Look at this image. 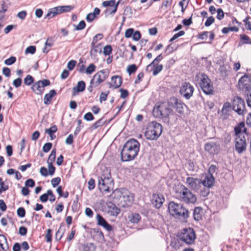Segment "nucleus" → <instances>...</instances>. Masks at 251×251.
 Wrapping results in <instances>:
<instances>
[{"label":"nucleus","instance_id":"nucleus-58","mask_svg":"<svg viewBox=\"0 0 251 251\" xmlns=\"http://www.w3.org/2000/svg\"><path fill=\"white\" fill-rule=\"evenodd\" d=\"M245 93L247 96L246 101L248 106L251 108V90Z\"/></svg>","mask_w":251,"mask_h":251},{"label":"nucleus","instance_id":"nucleus-21","mask_svg":"<svg viewBox=\"0 0 251 251\" xmlns=\"http://www.w3.org/2000/svg\"><path fill=\"white\" fill-rule=\"evenodd\" d=\"M151 201L152 204L156 208H159L164 201V198L163 196L161 194H153Z\"/></svg>","mask_w":251,"mask_h":251},{"label":"nucleus","instance_id":"nucleus-8","mask_svg":"<svg viewBox=\"0 0 251 251\" xmlns=\"http://www.w3.org/2000/svg\"><path fill=\"white\" fill-rule=\"evenodd\" d=\"M196 77L200 79L199 86L203 92L207 95H213L214 87L208 76L204 73H201L197 75Z\"/></svg>","mask_w":251,"mask_h":251},{"label":"nucleus","instance_id":"nucleus-41","mask_svg":"<svg viewBox=\"0 0 251 251\" xmlns=\"http://www.w3.org/2000/svg\"><path fill=\"white\" fill-rule=\"evenodd\" d=\"M34 82L33 77L29 75H26V76L24 79V82L26 85H30Z\"/></svg>","mask_w":251,"mask_h":251},{"label":"nucleus","instance_id":"nucleus-48","mask_svg":"<svg viewBox=\"0 0 251 251\" xmlns=\"http://www.w3.org/2000/svg\"><path fill=\"white\" fill-rule=\"evenodd\" d=\"M240 38L241 40L243 41V44L251 45V39L247 35L241 34L240 35Z\"/></svg>","mask_w":251,"mask_h":251},{"label":"nucleus","instance_id":"nucleus-44","mask_svg":"<svg viewBox=\"0 0 251 251\" xmlns=\"http://www.w3.org/2000/svg\"><path fill=\"white\" fill-rule=\"evenodd\" d=\"M9 189V186L6 184L1 179V182L0 183V194L3 192Z\"/></svg>","mask_w":251,"mask_h":251},{"label":"nucleus","instance_id":"nucleus-63","mask_svg":"<svg viewBox=\"0 0 251 251\" xmlns=\"http://www.w3.org/2000/svg\"><path fill=\"white\" fill-rule=\"evenodd\" d=\"M215 21V19L213 17L210 16L208 17L205 22L204 25L205 26H209L211 25H212Z\"/></svg>","mask_w":251,"mask_h":251},{"label":"nucleus","instance_id":"nucleus-12","mask_svg":"<svg viewBox=\"0 0 251 251\" xmlns=\"http://www.w3.org/2000/svg\"><path fill=\"white\" fill-rule=\"evenodd\" d=\"M194 91V87L188 82L182 84L180 88V94L186 100H189L193 96Z\"/></svg>","mask_w":251,"mask_h":251},{"label":"nucleus","instance_id":"nucleus-25","mask_svg":"<svg viewBox=\"0 0 251 251\" xmlns=\"http://www.w3.org/2000/svg\"><path fill=\"white\" fill-rule=\"evenodd\" d=\"M57 94L56 92L54 90H51L49 93L46 94L44 98V102L46 105H49L51 102L52 99L53 97Z\"/></svg>","mask_w":251,"mask_h":251},{"label":"nucleus","instance_id":"nucleus-59","mask_svg":"<svg viewBox=\"0 0 251 251\" xmlns=\"http://www.w3.org/2000/svg\"><path fill=\"white\" fill-rule=\"evenodd\" d=\"M52 143H47L44 144V145L43 147V151L45 152H48L50 151V150L51 149L52 147Z\"/></svg>","mask_w":251,"mask_h":251},{"label":"nucleus","instance_id":"nucleus-60","mask_svg":"<svg viewBox=\"0 0 251 251\" xmlns=\"http://www.w3.org/2000/svg\"><path fill=\"white\" fill-rule=\"evenodd\" d=\"M35 185V181L33 179L29 178L25 182V185L26 187H33Z\"/></svg>","mask_w":251,"mask_h":251},{"label":"nucleus","instance_id":"nucleus-57","mask_svg":"<svg viewBox=\"0 0 251 251\" xmlns=\"http://www.w3.org/2000/svg\"><path fill=\"white\" fill-rule=\"evenodd\" d=\"M48 165L49 169V175H50V176H52L54 174L55 171V167L53 166L52 164H51V162L49 163Z\"/></svg>","mask_w":251,"mask_h":251},{"label":"nucleus","instance_id":"nucleus-45","mask_svg":"<svg viewBox=\"0 0 251 251\" xmlns=\"http://www.w3.org/2000/svg\"><path fill=\"white\" fill-rule=\"evenodd\" d=\"M96 68V66L94 64H90L86 68L85 73L90 75L95 71Z\"/></svg>","mask_w":251,"mask_h":251},{"label":"nucleus","instance_id":"nucleus-35","mask_svg":"<svg viewBox=\"0 0 251 251\" xmlns=\"http://www.w3.org/2000/svg\"><path fill=\"white\" fill-rule=\"evenodd\" d=\"M83 251H95L96 247L93 243L83 244L82 245Z\"/></svg>","mask_w":251,"mask_h":251},{"label":"nucleus","instance_id":"nucleus-54","mask_svg":"<svg viewBox=\"0 0 251 251\" xmlns=\"http://www.w3.org/2000/svg\"><path fill=\"white\" fill-rule=\"evenodd\" d=\"M141 37V33L139 31L136 30L134 31V33L132 36V39L134 41H138Z\"/></svg>","mask_w":251,"mask_h":251},{"label":"nucleus","instance_id":"nucleus-39","mask_svg":"<svg viewBox=\"0 0 251 251\" xmlns=\"http://www.w3.org/2000/svg\"><path fill=\"white\" fill-rule=\"evenodd\" d=\"M190 0H181L179 2V5L181 7V12L183 13L188 5Z\"/></svg>","mask_w":251,"mask_h":251},{"label":"nucleus","instance_id":"nucleus-16","mask_svg":"<svg viewBox=\"0 0 251 251\" xmlns=\"http://www.w3.org/2000/svg\"><path fill=\"white\" fill-rule=\"evenodd\" d=\"M169 105L171 107H174L176 112L179 114H182L184 110V106L185 104L180 100L177 98L172 97L168 101Z\"/></svg>","mask_w":251,"mask_h":251},{"label":"nucleus","instance_id":"nucleus-36","mask_svg":"<svg viewBox=\"0 0 251 251\" xmlns=\"http://www.w3.org/2000/svg\"><path fill=\"white\" fill-rule=\"evenodd\" d=\"M197 192L199 193L201 196L205 197H207L209 194V188L206 187V186H202L199 190V192Z\"/></svg>","mask_w":251,"mask_h":251},{"label":"nucleus","instance_id":"nucleus-6","mask_svg":"<svg viewBox=\"0 0 251 251\" xmlns=\"http://www.w3.org/2000/svg\"><path fill=\"white\" fill-rule=\"evenodd\" d=\"M177 237L186 245H192L195 243L196 234L192 228H184L178 233Z\"/></svg>","mask_w":251,"mask_h":251},{"label":"nucleus","instance_id":"nucleus-4","mask_svg":"<svg viewBox=\"0 0 251 251\" xmlns=\"http://www.w3.org/2000/svg\"><path fill=\"white\" fill-rule=\"evenodd\" d=\"M175 196L180 201L187 204H195L197 201L196 196L183 185L176 190Z\"/></svg>","mask_w":251,"mask_h":251},{"label":"nucleus","instance_id":"nucleus-61","mask_svg":"<svg viewBox=\"0 0 251 251\" xmlns=\"http://www.w3.org/2000/svg\"><path fill=\"white\" fill-rule=\"evenodd\" d=\"M185 34V31L181 30L179 31L178 33L175 34L173 37L170 40V42H172L180 36L183 35Z\"/></svg>","mask_w":251,"mask_h":251},{"label":"nucleus","instance_id":"nucleus-11","mask_svg":"<svg viewBox=\"0 0 251 251\" xmlns=\"http://www.w3.org/2000/svg\"><path fill=\"white\" fill-rule=\"evenodd\" d=\"M119 193V196L122 201H124L126 205H130L133 201L134 195L131 193L128 190L125 188L121 189L120 190L115 191Z\"/></svg>","mask_w":251,"mask_h":251},{"label":"nucleus","instance_id":"nucleus-29","mask_svg":"<svg viewBox=\"0 0 251 251\" xmlns=\"http://www.w3.org/2000/svg\"><path fill=\"white\" fill-rule=\"evenodd\" d=\"M108 212L111 215L117 216L120 212V209L112 203L108 205Z\"/></svg>","mask_w":251,"mask_h":251},{"label":"nucleus","instance_id":"nucleus-53","mask_svg":"<svg viewBox=\"0 0 251 251\" xmlns=\"http://www.w3.org/2000/svg\"><path fill=\"white\" fill-rule=\"evenodd\" d=\"M36 51V47L34 46H30L28 47L25 50V53L34 54Z\"/></svg>","mask_w":251,"mask_h":251},{"label":"nucleus","instance_id":"nucleus-22","mask_svg":"<svg viewBox=\"0 0 251 251\" xmlns=\"http://www.w3.org/2000/svg\"><path fill=\"white\" fill-rule=\"evenodd\" d=\"M96 220L98 226H102L108 231L112 230L113 228L112 226L108 223L101 215L98 214L96 216Z\"/></svg>","mask_w":251,"mask_h":251},{"label":"nucleus","instance_id":"nucleus-10","mask_svg":"<svg viewBox=\"0 0 251 251\" xmlns=\"http://www.w3.org/2000/svg\"><path fill=\"white\" fill-rule=\"evenodd\" d=\"M50 85V82L49 79H44L34 82L31 90L38 95H42L45 90V87Z\"/></svg>","mask_w":251,"mask_h":251},{"label":"nucleus","instance_id":"nucleus-14","mask_svg":"<svg viewBox=\"0 0 251 251\" xmlns=\"http://www.w3.org/2000/svg\"><path fill=\"white\" fill-rule=\"evenodd\" d=\"M100 36V39H102L103 37L102 34L99 33L96 35L93 39L92 42L91 43V49L90 51V54L91 57L93 58H95L97 56L98 53H100L101 52V49L100 47V44H98L95 45L98 42L97 37Z\"/></svg>","mask_w":251,"mask_h":251},{"label":"nucleus","instance_id":"nucleus-5","mask_svg":"<svg viewBox=\"0 0 251 251\" xmlns=\"http://www.w3.org/2000/svg\"><path fill=\"white\" fill-rule=\"evenodd\" d=\"M162 129L160 124L155 121L151 122L149 124L145 135L147 139L156 140L162 133Z\"/></svg>","mask_w":251,"mask_h":251},{"label":"nucleus","instance_id":"nucleus-31","mask_svg":"<svg viewBox=\"0 0 251 251\" xmlns=\"http://www.w3.org/2000/svg\"><path fill=\"white\" fill-rule=\"evenodd\" d=\"M74 6L72 5H63L56 6L58 13L59 14L71 11L74 8Z\"/></svg>","mask_w":251,"mask_h":251},{"label":"nucleus","instance_id":"nucleus-47","mask_svg":"<svg viewBox=\"0 0 251 251\" xmlns=\"http://www.w3.org/2000/svg\"><path fill=\"white\" fill-rule=\"evenodd\" d=\"M16 58L15 56H11L10 58L4 60V63L6 65H11L15 63Z\"/></svg>","mask_w":251,"mask_h":251},{"label":"nucleus","instance_id":"nucleus-24","mask_svg":"<svg viewBox=\"0 0 251 251\" xmlns=\"http://www.w3.org/2000/svg\"><path fill=\"white\" fill-rule=\"evenodd\" d=\"M1 9L0 10V33L1 32V29L4 25V18L5 17L4 13L7 10L8 7L5 4L4 2H3L1 5Z\"/></svg>","mask_w":251,"mask_h":251},{"label":"nucleus","instance_id":"nucleus-23","mask_svg":"<svg viewBox=\"0 0 251 251\" xmlns=\"http://www.w3.org/2000/svg\"><path fill=\"white\" fill-rule=\"evenodd\" d=\"M202 186H206L209 188L212 187L215 182V178L212 174L206 175L203 180H201Z\"/></svg>","mask_w":251,"mask_h":251},{"label":"nucleus","instance_id":"nucleus-52","mask_svg":"<svg viewBox=\"0 0 251 251\" xmlns=\"http://www.w3.org/2000/svg\"><path fill=\"white\" fill-rule=\"evenodd\" d=\"M57 130V127L56 126L54 125L52 126L51 127L48 129H45V132L48 133V134H53L56 132Z\"/></svg>","mask_w":251,"mask_h":251},{"label":"nucleus","instance_id":"nucleus-20","mask_svg":"<svg viewBox=\"0 0 251 251\" xmlns=\"http://www.w3.org/2000/svg\"><path fill=\"white\" fill-rule=\"evenodd\" d=\"M204 148L206 151L210 154H217L220 150V145L214 142H209L205 144Z\"/></svg>","mask_w":251,"mask_h":251},{"label":"nucleus","instance_id":"nucleus-15","mask_svg":"<svg viewBox=\"0 0 251 251\" xmlns=\"http://www.w3.org/2000/svg\"><path fill=\"white\" fill-rule=\"evenodd\" d=\"M238 86L240 89L245 92L251 90V79L247 75L242 76L238 82Z\"/></svg>","mask_w":251,"mask_h":251},{"label":"nucleus","instance_id":"nucleus-55","mask_svg":"<svg viewBox=\"0 0 251 251\" xmlns=\"http://www.w3.org/2000/svg\"><path fill=\"white\" fill-rule=\"evenodd\" d=\"M61 181V178L59 177L53 178L51 180V183L53 187H55Z\"/></svg>","mask_w":251,"mask_h":251},{"label":"nucleus","instance_id":"nucleus-40","mask_svg":"<svg viewBox=\"0 0 251 251\" xmlns=\"http://www.w3.org/2000/svg\"><path fill=\"white\" fill-rule=\"evenodd\" d=\"M56 157V149H54L52 150L50 155L49 156L47 163L49 164V163H50L51 164H52L53 162L55 161Z\"/></svg>","mask_w":251,"mask_h":251},{"label":"nucleus","instance_id":"nucleus-7","mask_svg":"<svg viewBox=\"0 0 251 251\" xmlns=\"http://www.w3.org/2000/svg\"><path fill=\"white\" fill-rule=\"evenodd\" d=\"M114 182L109 172L99 178V189L103 193H109L113 190Z\"/></svg>","mask_w":251,"mask_h":251},{"label":"nucleus","instance_id":"nucleus-42","mask_svg":"<svg viewBox=\"0 0 251 251\" xmlns=\"http://www.w3.org/2000/svg\"><path fill=\"white\" fill-rule=\"evenodd\" d=\"M137 70V67L135 64L129 65L127 66L126 71L129 75L135 72Z\"/></svg>","mask_w":251,"mask_h":251},{"label":"nucleus","instance_id":"nucleus-27","mask_svg":"<svg viewBox=\"0 0 251 251\" xmlns=\"http://www.w3.org/2000/svg\"><path fill=\"white\" fill-rule=\"evenodd\" d=\"M245 123L244 122H240L237 126L234 127V132L237 137L241 136L240 134L243 131L244 133H246L247 129L245 127Z\"/></svg>","mask_w":251,"mask_h":251},{"label":"nucleus","instance_id":"nucleus-18","mask_svg":"<svg viewBox=\"0 0 251 251\" xmlns=\"http://www.w3.org/2000/svg\"><path fill=\"white\" fill-rule=\"evenodd\" d=\"M186 183L195 192H199L202 187L201 179L197 178L188 177L186 178Z\"/></svg>","mask_w":251,"mask_h":251},{"label":"nucleus","instance_id":"nucleus-49","mask_svg":"<svg viewBox=\"0 0 251 251\" xmlns=\"http://www.w3.org/2000/svg\"><path fill=\"white\" fill-rule=\"evenodd\" d=\"M64 233V230L61 229V227L60 226L58 230L57 231L55 234V239L56 240H60Z\"/></svg>","mask_w":251,"mask_h":251},{"label":"nucleus","instance_id":"nucleus-43","mask_svg":"<svg viewBox=\"0 0 251 251\" xmlns=\"http://www.w3.org/2000/svg\"><path fill=\"white\" fill-rule=\"evenodd\" d=\"M75 27V29L76 30H81L83 29L86 26V24L84 21H81L79 24L75 25H73Z\"/></svg>","mask_w":251,"mask_h":251},{"label":"nucleus","instance_id":"nucleus-30","mask_svg":"<svg viewBox=\"0 0 251 251\" xmlns=\"http://www.w3.org/2000/svg\"><path fill=\"white\" fill-rule=\"evenodd\" d=\"M0 247L3 251H6L8 249L7 241L3 235H0Z\"/></svg>","mask_w":251,"mask_h":251},{"label":"nucleus","instance_id":"nucleus-51","mask_svg":"<svg viewBox=\"0 0 251 251\" xmlns=\"http://www.w3.org/2000/svg\"><path fill=\"white\" fill-rule=\"evenodd\" d=\"M134 29L132 28H129L126 30L125 36L126 38H129L132 37L134 33Z\"/></svg>","mask_w":251,"mask_h":251},{"label":"nucleus","instance_id":"nucleus-38","mask_svg":"<svg viewBox=\"0 0 251 251\" xmlns=\"http://www.w3.org/2000/svg\"><path fill=\"white\" fill-rule=\"evenodd\" d=\"M141 219V216L138 213H132L130 216V221L133 223H138Z\"/></svg>","mask_w":251,"mask_h":251},{"label":"nucleus","instance_id":"nucleus-62","mask_svg":"<svg viewBox=\"0 0 251 251\" xmlns=\"http://www.w3.org/2000/svg\"><path fill=\"white\" fill-rule=\"evenodd\" d=\"M76 63V61L74 60H70L67 64V67L68 69L72 71L75 68Z\"/></svg>","mask_w":251,"mask_h":251},{"label":"nucleus","instance_id":"nucleus-3","mask_svg":"<svg viewBox=\"0 0 251 251\" xmlns=\"http://www.w3.org/2000/svg\"><path fill=\"white\" fill-rule=\"evenodd\" d=\"M168 210L171 215L177 219L186 221L189 216V212L181 203L170 201L168 204Z\"/></svg>","mask_w":251,"mask_h":251},{"label":"nucleus","instance_id":"nucleus-56","mask_svg":"<svg viewBox=\"0 0 251 251\" xmlns=\"http://www.w3.org/2000/svg\"><path fill=\"white\" fill-rule=\"evenodd\" d=\"M17 212L18 216L21 218H23L25 216V209H24V208H23V207H19L17 209Z\"/></svg>","mask_w":251,"mask_h":251},{"label":"nucleus","instance_id":"nucleus-64","mask_svg":"<svg viewBox=\"0 0 251 251\" xmlns=\"http://www.w3.org/2000/svg\"><path fill=\"white\" fill-rule=\"evenodd\" d=\"M22 83V80L21 78H17L13 81V84L16 88L19 87Z\"/></svg>","mask_w":251,"mask_h":251},{"label":"nucleus","instance_id":"nucleus-32","mask_svg":"<svg viewBox=\"0 0 251 251\" xmlns=\"http://www.w3.org/2000/svg\"><path fill=\"white\" fill-rule=\"evenodd\" d=\"M202 208L201 207H196L194 208L193 211L194 219L197 221H199L201 219Z\"/></svg>","mask_w":251,"mask_h":251},{"label":"nucleus","instance_id":"nucleus-33","mask_svg":"<svg viewBox=\"0 0 251 251\" xmlns=\"http://www.w3.org/2000/svg\"><path fill=\"white\" fill-rule=\"evenodd\" d=\"M163 58V57L162 54L158 55L154 60L149 65H148L146 67L147 71H151V70H150V68L152 67H155V65L158 64V63L162 60Z\"/></svg>","mask_w":251,"mask_h":251},{"label":"nucleus","instance_id":"nucleus-34","mask_svg":"<svg viewBox=\"0 0 251 251\" xmlns=\"http://www.w3.org/2000/svg\"><path fill=\"white\" fill-rule=\"evenodd\" d=\"M152 68H153V70L152 72V75L154 76L156 75H158L162 70L163 68V66L162 64H157L155 65V67H152L151 68H150V70H152Z\"/></svg>","mask_w":251,"mask_h":251},{"label":"nucleus","instance_id":"nucleus-1","mask_svg":"<svg viewBox=\"0 0 251 251\" xmlns=\"http://www.w3.org/2000/svg\"><path fill=\"white\" fill-rule=\"evenodd\" d=\"M140 144L136 139L131 138L124 144L121 151V160L129 161L135 159L139 151Z\"/></svg>","mask_w":251,"mask_h":251},{"label":"nucleus","instance_id":"nucleus-19","mask_svg":"<svg viewBox=\"0 0 251 251\" xmlns=\"http://www.w3.org/2000/svg\"><path fill=\"white\" fill-rule=\"evenodd\" d=\"M119 3V1L116 4L115 0H110L108 1H104L102 3V5L103 7H109L106 10V13L113 14L117 11Z\"/></svg>","mask_w":251,"mask_h":251},{"label":"nucleus","instance_id":"nucleus-9","mask_svg":"<svg viewBox=\"0 0 251 251\" xmlns=\"http://www.w3.org/2000/svg\"><path fill=\"white\" fill-rule=\"evenodd\" d=\"M232 109L239 115H244L246 113L245 102L241 97L236 96L232 102Z\"/></svg>","mask_w":251,"mask_h":251},{"label":"nucleus","instance_id":"nucleus-2","mask_svg":"<svg viewBox=\"0 0 251 251\" xmlns=\"http://www.w3.org/2000/svg\"><path fill=\"white\" fill-rule=\"evenodd\" d=\"M173 110L170 108L168 102L157 103L152 110L153 116L161 119L162 122L167 125L170 123V116L173 115Z\"/></svg>","mask_w":251,"mask_h":251},{"label":"nucleus","instance_id":"nucleus-17","mask_svg":"<svg viewBox=\"0 0 251 251\" xmlns=\"http://www.w3.org/2000/svg\"><path fill=\"white\" fill-rule=\"evenodd\" d=\"M235 150L238 153H242L246 150L247 143L244 135L237 137L235 141Z\"/></svg>","mask_w":251,"mask_h":251},{"label":"nucleus","instance_id":"nucleus-13","mask_svg":"<svg viewBox=\"0 0 251 251\" xmlns=\"http://www.w3.org/2000/svg\"><path fill=\"white\" fill-rule=\"evenodd\" d=\"M108 72L105 70H102L97 72L91 79L90 83L96 87L103 82L108 76Z\"/></svg>","mask_w":251,"mask_h":251},{"label":"nucleus","instance_id":"nucleus-46","mask_svg":"<svg viewBox=\"0 0 251 251\" xmlns=\"http://www.w3.org/2000/svg\"><path fill=\"white\" fill-rule=\"evenodd\" d=\"M112 51V48L110 45H106L103 48V53L105 56L109 55Z\"/></svg>","mask_w":251,"mask_h":251},{"label":"nucleus","instance_id":"nucleus-28","mask_svg":"<svg viewBox=\"0 0 251 251\" xmlns=\"http://www.w3.org/2000/svg\"><path fill=\"white\" fill-rule=\"evenodd\" d=\"M111 80L113 83L112 87L114 89H117L120 87L122 83V77L119 75L113 76Z\"/></svg>","mask_w":251,"mask_h":251},{"label":"nucleus","instance_id":"nucleus-37","mask_svg":"<svg viewBox=\"0 0 251 251\" xmlns=\"http://www.w3.org/2000/svg\"><path fill=\"white\" fill-rule=\"evenodd\" d=\"M219 71L223 77H226L228 75L227 66L225 65H223L220 66Z\"/></svg>","mask_w":251,"mask_h":251},{"label":"nucleus","instance_id":"nucleus-50","mask_svg":"<svg viewBox=\"0 0 251 251\" xmlns=\"http://www.w3.org/2000/svg\"><path fill=\"white\" fill-rule=\"evenodd\" d=\"M102 120L103 118H101V119L97 121L96 123H95L92 126L93 128L96 129L98 127L102 126L105 123V122L102 121Z\"/></svg>","mask_w":251,"mask_h":251},{"label":"nucleus","instance_id":"nucleus-26","mask_svg":"<svg viewBox=\"0 0 251 251\" xmlns=\"http://www.w3.org/2000/svg\"><path fill=\"white\" fill-rule=\"evenodd\" d=\"M85 83L81 80L78 82L76 87L73 88V95L75 96L78 92H82L85 90Z\"/></svg>","mask_w":251,"mask_h":251}]
</instances>
